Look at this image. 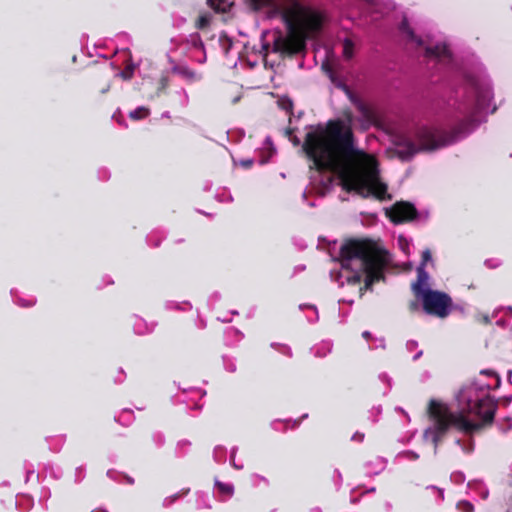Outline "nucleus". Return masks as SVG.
<instances>
[{
  "label": "nucleus",
  "mask_w": 512,
  "mask_h": 512,
  "mask_svg": "<svg viewBox=\"0 0 512 512\" xmlns=\"http://www.w3.org/2000/svg\"><path fill=\"white\" fill-rule=\"evenodd\" d=\"M368 466H373L371 469H370V473L372 474H378L380 473L382 470H384L385 466H386V462L383 458L381 457H376L373 461L369 462L368 463Z\"/></svg>",
  "instance_id": "nucleus-14"
},
{
  "label": "nucleus",
  "mask_w": 512,
  "mask_h": 512,
  "mask_svg": "<svg viewBox=\"0 0 512 512\" xmlns=\"http://www.w3.org/2000/svg\"><path fill=\"white\" fill-rule=\"evenodd\" d=\"M491 100V83L486 75L466 76L457 108L464 117L460 128L448 133L435 127L422 126L410 134H395L392 137L395 154L407 160L419 151H432L453 143L469 131L468 126L480 123L483 114L495 111V107L491 108Z\"/></svg>",
  "instance_id": "nucleus-3"
},
{
  "label": "nucleus",
  "mask_w": 512,
  "mask_h": 512,
  "mask_svg": "<svg viewBox=\"0 0 512 512\" xmlns=\"http://www.w3.org/2000/svg\"><path fill=\"white\" fill-rule=\"evenodd\" d=\"M225 454H226V449L222 446H217L215 449H214V459L215 461L217 462H224L225 461Z\"/></svg>",
  "instance_id": "nucleus-19"
},
{
  "label": "nucleus",
  "mask_w": 512,
  "mask_h": 512,
  "mask_svg": "<svg viewBox=\"0 0 512 512\" xmlns=\"http://www.w3.org/2000/svg\"><path fill=\"white\" fill-rule=\"evenodd\" d=\"M353 101L359 117L345 112L342 118L330 121L325 128H316L306 135L303 145L305 152L319 171L325 170L320 183L313 190L324 196L331 188L333 175H336L346 191H354L364 198L374 196L379 200H390L391 195L380 176L376 157L355 146L352 132L355 124L362 130L374 125L375 114L362 101Z\"/></svg>",
  "instance_id": "nucleus-1"
},
{
  "label": "nucleus",
  "mask_w": 512,
  "mask_h": 512,
  "mask_svg": "<svg viewBox=\"0 0 512 512\" xmlns=\"http://www.w3.org/2000/svg\"><path fill=\"white\" fill-rule=\"evenodd\" d=\"M253 163V160H244L241 162V165L244 166V167H250Z\"/></svg>",
  "instance_id": "nucleus-35"
},
{
  "label": "nucleus",
  "mask_w": 512,
  "mask_h": 512,
  "mask_svg": "<svg viewBox=\"0 0 512 512\" xmlns=\"http://www.w3.org/2000/svg\"><path fill=\"white\" fill-rule=\"evenodd\" d=\"M149 115V109L146 107H138L137 109L130 112L129 117L133 120H140L146 118Z\"/></svg>",
  "instance_id": "nucleus-16"
},
{
  "label": "nucleus",
  "mask_w": 512,
  "mask_h": 512,
  "mask_svg": "<svg viewBox=\"0 0 512 512\" xmlns=\"http://www.w3.org/2000/svg\"><path fill=\"white\" fill-rule=\"evenodd\" d=\"M400 31L406 43L417 49H423L425 56L430 61L447 65L452 61L450 50L444 43H432L429 39L417 37L408 25L407 20H403Z\"/></svg>",
  "instance_id": "nucleus-6"
},
{
  "label": "nucleus",
  "mask_w": 512,
  "mask_h": 512,
  "mask_svg": "<svg viewBox=\"0 0 512 512\" xmlns=\"http://www.w3.org/2000/svg\"><path fill=\"white\" fill-rule=\"evenodd\" d=\"M227 369H228L230 372H233V371H235L236 367H235V365H234V364H232V363H231V364L227 365Z\"/></svg>",
  "instance_id": "nucleus-39"
},
{
  "label": "nucleus",
  "mask_w": 512,
  "mask_h": 512,
  "mask_svg": "<svg viewBox=\"0 0 512 512\" xmlns=\"http://www.w3.org/2000/svg\"><path fill=\"white\" fill-rule=\"evenodd\" d=\"M109 90V86L102 91V93H106Z\"/></svg>",
  "instance_id": "nucleus-45"
},
{
  "label": "nucleus",
  "mask_w": 512,
  "mask_h": 512,
  "mask_svg": "<svg viewBox=\"0 0 512 512\" xmlns=\"http://www.w3.org/2000/svg\"><path fill=\"white\" fill-rule=\"evenodd\" d=\"M505 311H506L510 316H512V307H511V306H509V307L505 308Z\"/></svg>",
  "instance_id": "nucleus-42"
},
{
  "label": "nucleus",
  "mask_w": 512,
  "mask_h": 512,
  "mask_svg": "<svg viewBox=\"0 0 512 512\" xmlns=\"http://www.w3.org/2000/svg\"><path fill=\"white\" fill-rule=\"evenodd\" d=\"M163 117H170L168 112L163 113Z\"/></svg>",
  "instance_id": "nucleus-43"
},
{
  "label": "nucleus",
  "mask_w": 512,
  "mask_h": 512,
  "mask_svg": "<svg viewBox=\"0 0 512 512\" xmlns=\"http://www.w3.org/2000/svg\"><path fill=\"white\" fill-rule=\"evenodd\" d=\"M418 298L421 299L424 310L429 314L444 318L450 312L452 300L446 293L434 290L424 291Z\"/></svg>",
  "instance_id": "nucleus-7"
},
{
  "label": "nucleus",
  "mask_w": 512,
  "mask_h": 512,
  "mask_svg": "<svg viewBox=\"0 0 512 512\" xmlns=\"http://www.w3.org/2000/svg\"><path fill=\"white\" fill-rule=\"evenodd\" d=\"M362 336L365 338V339H369L370 338V333L368 331H365L363 332Z\"/></svg>",
  "instance_id": "nucleus-41"
},
{
  "label": "nucleus",
  "mask_w": 512,
  "mask_h": 512,
  "mask_svg": "<svg viewBox=\"0 0 512 512\" xmlns=\"http://www.w3.org/2000/svg\"><path fill=\"white\" fill-rule=\"evenodd\" d=\"M211 21V15L210 14H203L198 19V27L199 28H205L209 25Z\"/></svg>",
  "instance_id": "nucleus-22"
},
{
  "label": "nucleus",
  "mask_w": 512,
  "mask_h": 512,
  "mask_svg": "<svg viewBox=\"0 0 512 512\" xmlns=\"http://www.w3.org/2000/svg\"><path fill=\"white\" fill-rule=\"evenodd\" d=\"M166 86H167V79H166V78H162V79H161V83H160L159 90H160V89H164Z\"/></svg>",
  "instance_id": "nucleus-36"
},
{
  "label": "nucleus",
  "mask_w": 512,
  "mask_h": 512,
  "mask_svg": "<svg viewBox=\"0 0 512 512\" xmlns=\"http://www.w3.org/2000/svg\"><path fill=\"white\" fill-rule=\"evenodd\" d=\"M431 260V253L429 250H425L422 253V263L420 266L424 268L425 264Z\"/></svg>",
  "instance_id": "nucleus-30"
},
{
  "label": "nucleus",
  "mask_w": 512,
  "mask_h": 512,
  "mask_svg": "<svg viewBox=\"0 0 512 512\" xmlns=\"http://www.w3.org/2000/svg\"><path fill=\"white\" fill-rule=\"evenodd\" d=\"M439 494H440L441 498H443V491L440 490Z\"/></svg>",
  "instance_id": "nucleus-46"
},
{
  "label": "nucleus",
  "mask_w": 512,
  "mask_h": 512,
  "mask_svg": "<svg viewBox=\"0 0 512 512\" xmlns=\"http://www.w3.org/2000/svg\"><path fill=\"white\" fill-rule=\"evenodd\" d=\"M215 489L221 501H226L234 494V486L230 483L215 481Z\"/></svg>",
  "instance_id": "nucleus-12"
},
{
  "label": "nucleus",
  "mask_w": 512,
  "mask_h": 512,
  "mask_svg": "<svg viewBox=\"0 0 512 512\" xmlns=\"http://www.w3.org/2000/svg\"><path fill=\"white\" fill-rule=\"evenodd\" d=\"M256 8H268L272 16H280L287 29L285 36L275 40V48L286 53H298L305 41L316 35L322 26L320 12L302 5L300 0H251Z\"/></svg>",
  "instance_id": "nucleus-5"
},
{
  "label": "nucleus",
  "mask_w": 512,
  "mask_h": 512,
  "mask_svg": "<svg viewBox=\"0 0 512 512\" xmlns=\"http://www.w3.org/2000/svg\"><path fill=\"white\" fill-rule=\"evenodd\" d=\"M292 107V103L290 101H286V103L283 105V108L288 110Z\"/></svg>",
  "instance_id": "nucleus-38"
},
{
  "label": "nucleus",
  "mask_w": 512,
  "mask_h": 512,
  "mask_svg": "<svg viewBox=\"0 0 512 512\" xmlns=\"http://www.w3.org/2000/svg\"><path fill=\"white\" fill-rule=\"evenodd\" d=\"M501 262L499 259H488L485 261V265L488 267V268H497L498 266H500Z\"/></svg>",
  "instance_id": "nucleus-29"
},
{
  "label": "nucleus",
  "mask_w": 512,
  "mask_h": 512,
  "mask_svg": "<svg viewBox=\"0 0 512 512\" xmlns=\"http://www.w3.org/2000/svg\"><path fill=\"white\" fill-rule=\"evenodd\" d=\"M208 4L218 12H226L232 5L229 0H207Z\"/></svg>",
  "instance_id": "nucleus-13"
},
{
  "label": "nucleus",
  "mask_w": 512,
  "mask_h": 512,
  "mask_svg": "<svg viewBox=\"0 0 512 512\" xmlns=\"http://www.w3.org/2000/svg\"><path fill=\"white\" fill-rule=\"evenodd\" d=\"M188 103V95L185 91H183V100H182V104L183 105H187Z\"/></svg>",
  "instance_id": "nucleus-37"
},
{
  "label": "nucleus",
  "mask_w": 512,
  "mask_h": 512,
  "mask_svg": "<svg viewBox=\"0 0 512 512\" xmlns=\"http://www.w3.org/2000/svg\"><path fill=\"white\" fill-rule=\"evenodd\" d=\"M15 301H16L19 305H21V306H23V307H29V306L34 305V303H35V300H34V299H29V300H27V301H24V300H22V299H20V298H17Z\"/></svg>",
  "instance_id": "nucleus-31"
},
{
  "label": "nucleus",
  "mask_w": 512,
  "mask_h": 512,
  "mask_svg": "<svg viewBox=\"0 0 512 512\" xmlns=\"http://www.w3.org/2000/svg\"><path fill=\"white\" fill-rule=\"evenodd\" d=\"M388 263V254L375 243L368 240H349L340 249V270L332 272L331 277L343 286L355 287L361 296L378 281Z\"/></svg>",
  "instance_id": "nucleus-4"
},
{
  "label": "nucleus",
  "mask_w": 512,
  "mask_h": 512,
  "mask_svg": "<svg viewBox=\"0 0 512 512\" xmlns=\"http://www.w3.org/2000/svg\"><path fill=\"white\" fill-rule=\"evenodd\" d=\"M457 507L461 512H473L474 510L473 505L468 501H460Z\"/></svg>",
  "instance_id": "nucleus-23"
},
{
  "label": "nucleus",
  "mask_w": 512,
  "mask_h": 512,
  "mask_svg": "<svg viewBox=\"0 0 512 512\" xmlns=\"http://www.w3.org/2000/svg\"><path fill=\"white\" fill-rule=\"evenodd\" d=\"M279 351L285 355H288L290 356L291 355V350L288 346H285V345H280V349Z\"/></svg>",
  "instance_id": "nucleus-32"
},
{
  "label": "nucleus",
  "mask_w": 512,
  "mask_h": 512,
  "mask_svg": "<svg viewBox=\"0 0 512 512\" xmlns=\"http://www.w3.org/2000/svg\"><path fill=\"white\" fill-rule=\"evenodd\" d=\"M236 450H237L236 448H233V449L231 450L230 463H231V465H232L234 468H236V469H242V468H243V465H242V464H241V465H239V464H237V463H236V461H235Z\"/></svg>",
  "instance_id": "nucleus-26"
},
{
  "label": "nucleus",
  "mask_w": 512,
  "mask_h": 512,
  "mask_svg": "<svg viewBox=\"0 0 512 512\" xmlns=\"http://www.w3.org/2000/svg\"><path fill=\"white\" fill-rule=\"evenodd\" d=\"M152 329H153V327H148L142 319H138L134 323V330L137 334H144L149 331H152Z\"/></svg>",
  "instance_id": "nucleus-17"
},
{
  "label": "nucleus",
  "mask_w": 512,
  "mask_h": 512,
  "mask_svg": "<svg viewBox=\"0 0 512 512\" xmlns=\"http://www.w3.org/2000/svg\"><path fill=\"white\" fill-rule=\"evenodd\" d=\"M397 243L404 253H409V245L410 244H409L408 239H406L403 236H399L397 239Z\"/></svg>",
  "instance_id": "nucleus-21"
},
{
  "label": "nucleus",
  "mask_w": 512,
  "mask_h": 512,
  "mask_svg": "<svg viewBox=\"0 0 512 512\" xmlns=\"http://www.w3.org/2000/svg\"><path fill=\"white\" fill-rule=\"evenodd\" d=\"M451 480L455 483H462L465 480V476L461 472H455L451 475Z\"/></svg>",
  "instance_id": "nucleus-27"
},
{
  "label": "nucleus",
  "mask_w": 512,
  "mask_h": 512,
  "mask_svg": "<svg viewBox=\"0 0 512 512\" xmlns=\"http://www.w3.org/2000/svg\"><path fill=\"white\" fill-rule=\"evenodd\" d=\"M406 346H407V349L413 350V349H415L417 347V342H415V341H408Z\"/></svg>",
  "instance_id": "nucleus-33"
},
{
  "label": "nucleus",
  "mask_w": 512,
  "mask_h": 512,
  "mask_svg": "<svg viewBox=\"0 0 512 512\" xmlns=\"http://www.w3.org/2000/svg\"><path fill=\"white\" fill-rule=\"evenodd\" d=\"M508 512H512V509L510 511H508Z\"/></svg>",
  "instance_id": "nucleus-47"
},
{
  "label": "nucleus",
  "mask_w": 512,
  "mask_h": 512,
  "mask_svg": "<svg viewBox=\"0 0 512 512\" xmlns=\"http://www.w3.org/2000/svg\"><path fill=\"white\" fill-rule=\"evenodd\" d=\"M332 345L330 342H323L314 347L313 351L317 357H325L331 351Z\"/></svg>",
  "instance_id": "nucleus-15"
},
{
  "label": "nucleus",
  "mask_w": 512,
  "mask_h": 512,
  "mask_svg": "<svg viewBox=\"0 0 512 512\" xmlns=\"http://www.w3.org/2000/svg\"><path fill=\"white\" fill-rule=\"evenodd\" d=\"M491 382L474 383L463 387L456 396L457 409L452 411L445 403L431 400L428 406L429 425L424 430L423 438L437 447L450 427H455L461 434L455 444L464 453L474 449L473 435L484 425L493 421L496 404L489 395V390L499 384V378L489 374Z\"/></svg>",
  "instance_id": "nucleus-2"
},
{
  "label": "nucleus",
  "mask_w": 512,
  "mask_h": 512,
  "mask_svg": "<svg viewBox=\"0 0 512 512\" xmlns=\"http://www.w3.org/2000/svg\"><path fill=\"white\" fill-rule=\"evenodd\" d=\"M240 98L239 97H236L233 99V103H236Z\"/></svg>",
  "instance_id": "nucleus-44"
},
{
  "label": "nucleus",
  "mask_w": 512,
  "mask_h": 512,
  "mask_svg": "<svg viewBox=\"0 0 512 512\" xmlns=\"http://www.w3.org/2000/svg\"><path fill=\"white\" fill-rule=\"evenodd\" d=\"M134 72V66L128 65L123 71L119 72L117 75L123 78L124 80H129L132 78Z\"/></svg>",
  "instance_id": "nucleus-20"
},
{
  "label": "nucleus",
  "mask_w": 512,
  "mask_h": 512,
  "mask_svg": "<svg viewBox=\"0 0 512 512\" xmlns=\"http://www.w3.org/2000/svg\"><path fill=\"white\" fill-rule=\"evenodd\" d=\"M188 43L194 49V54L191 56L196 62L204 63L206 60L203 43L198 35H191Z\"/></svg>",
  "instance_id": "nucleus-10"
},
{
  "label": "nucleus",
  "mask_w": 512,
  "mask_h": 512,
  "mask_svg": "<svg viewBox=\"0 0 512 512\" xmlns=\"http://www.w3.org/2000/svg\"><path fill=\"white\" fill-rule=\"evenodd\" d=\"M173 71L189 82H195L201 79V75L185 65L174 66Z\"/></svg>",
  "instance_id": "nucleus-11"
},
{
  "label": "nucleus",
  "mask_w": 512,
  "mask_h": 512,
  "mask_svg": "<svg viewBox=\"0 0 512 512\" xmlns=\"http://www.w3.org/2000/svg\"><path fill=\"white\" fill-rule=\"evenodd\" d=\"M386 214L394 223H400L414 219L417 211L412 204L401 201L386 209Z\"/></svg>",
  "instance_id": "nucleus-8"
},
{
  "label": "nucleus",
  "mask_w": 512,
  "mask_h": 512,
  "mask_svg": "<svg viewBox=\"0 0 512 512\" xmlns=\"http://www.w3.org/2000/svg\"><path fill=\"white\" fill-rule=\"evenodd\" d=\"M353 43L349 39H346L343 43V55L346 59H351L353 56Z\"/></svg>",
  "instance_id": "nucleus-18"
},
{
  "label": "nucleus",
  "mask_w": 512,
  "mask_h": 512,
  "mask_svg": "<svg viewBox=\"0 0 512 512\" xmlns=\"http://www.w3.org/2000/svg\"><path fill=\"white\" fill-rule=\"evenodd\" d=\"M417 273L418 278L417 281L412 285V288L416 297L418 298L422 295V293H424V291H430L431 289L428 288L429 276L422 266L418 267Z\"/></svg>",
  "instance_id": "nucleus-9"
},
{
  "label": "nucleus",
  "mask_w": 512,
  "mask_h": 512,
  "mask_svg": "<svg viewBox=\"0 0 512 512\" xmlns=\"http://www.w3.org/2000/svg\"><path fill=\"white\" fill-rule=\"evenodd\" d=\"M364 438V435L363 434H360V433H355L352 437V440L354 441H362Z\"/></svg>",
  "instance_id": "nucleus-34"
},
{
  "label": "nucleus",
  "mask_w": 512,
  "mask_h": 512,
  "mask_svg": "<svg viewBox=\"0 0 512 512\" xmlns=\"http://www.w3.org/2000/svg\"><path fill=\"white\" fill-rule=\"evenodd\" d=\"M399 456L404 457L408 460H416L419 457L417 453L412 452V451H406V452L400 454Z\"/></svg>",
  "instance_id": "nucleus-28"
},
{
  "label": "nucleus",
  "mask_w": 512,
  "mask_h": 512,
  "mask_svg": "<svg viewBox=\"0 0 512 512\" xmlns=\"http://www.w3.org/2000/svg\"><path fill=\"white\" fill-rule=\"evenodd\" d=\"M421 355H422V351L417 352V353L413 356V360H417Z\"/></svg>",
  "instance_id": "nucleus-40"
},
{
  "label": "nucleus",
  "mask_w": 512,
  "mask_h": 512,
  "mask_svg": "<svg viewBox=\"0 0 512 512\" xmlns=\"http://www.w3.org/2000/svg\"><path fill=\"white\" fill-rule=\"evenodd\" d=\"M266 145H267L266 148L268 149L269 153H268V155L265 158H261L259 160V162L261 164H264V163L268 162L269 158L273 155V152H274V149H273V147L271 145V142L269 140L266 141Z\"/></svg>",
  "instance_id": "nucleus-25"
},
{
  "label": "nucleus",
  "mask_w": 512,
  "mask_h": 512,
  "mask_svg": "<svg viewBox=\"0 0 512 512\" xmlns=\"http://www.w3.org/2000/svg\"><path fill=\"white\" fill-rule=\"evenodd\" d=\"M188 489L184 490L181 494H175L171 497H167L164 499L163 505L164 506H170L176 499H178L180 496L185 495L188 493Z\"/></svg>",
  "instance_id": "nucleus-24"
}]
</instances>
